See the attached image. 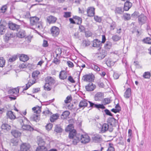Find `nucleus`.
I'll return each mask as SVG.
<instances>
[{
	"label": "nucleus",
	"instance_id": "f257e3e1",
	"mask_svg": "<svg viewBox=\"0 0 151 151\" xmlns=\"http://www.w3.org/2000/svg\"><path fill=\"white\" fill-rule=\"evenodd\" d=\"M30 23L32 25H35L36 28L41 29H42V26L40 22H39V19L36 17H33L30 18Z\"/></svg>",
	"mask_w": 151,
	"mask_h": 151
},
{
	"label": "nucleus",
	"instance_id": "f03ea898",
	"mask_svg": "<svg viewBox=\"0 0 151 151\" xmlns=\"http://www.w3.org/2000/svg\"><path fill=\"white\" fill-rule=\"evenodd\" d=\"M99 129V132L101 133H104L106 131L109 129V125L108 123H104L101 124V123H99V125H97Z\"/></svg>",
	"mask_w": 151,
	"mask_h": 151
},
{
	"label": "nucleus",
	"instance_id": "7ed1b4c3",
	"mask_svg": "<svg viewBox=\"0 0 151 151\" xmlns=\"http://www.w3.org/2000/svg\"><path fill=\"white\" fill-rule=\"evenodd\" d=\"M80 141L82 143L86 144L89 142L90 140V137L88 134H84L80 135Z\"/></svg>",
	"mask_w": 151,
	"mask_h": 151
},
{
	"label": "nucleus",
	"instance_id": "20e7f679",
	"mask_svg": "<svg viewBox=\"0 0 151 151\" xmlns=\"http://www.w3.org/2000/svg\"><path fill=\"white\" fill-rule=\"evenodd\" d=\"M83 79L85 81L91 82L94 81V76L93 74L85 75L83 76Z\"/></svg>",
	"mask_w": 151,
	"mask_h": 151
},
{
	"label": "nucleus",
	"instance_id": "39448f33",
	"mask_svg": "<svg viewBox=\"0 0 151 151\" xmlns=\"http://www.w3.org/2000/svg\"><path fill=\"white\" fill-rule=\"evenodd\" d=\"M50 31L52 35L54 37H56L59 34L60 29L58 27L56 26H53L50 29Z\"/></svg>",
	"mask_w": 151,
	"mask_h": 151
},
{
	"label": "nucleus",
	"instance_id": "423d86ee",
	"mask_svg": "<svg viewBox=\"0 0 151 151\" xmlns=\"http://www.w3.org/2000/svg\"><path fill=\"white\" fill-rule=\"evenodd\" d=\"M147 20V17L144 14H142L138 17V22L139 23L142 25L146 23Z\"/></svg>",
	"mask_w": 151,
	"mask_h": 151
},
{
	"label": "nucleus",
	"instance_id": "0eeeda50",
	"mask_svg": "<svg viewBox=\"0 0 151 151\" xmlns=\"http://www.w3.org/2000/svg\"><path fill=\"white\" fill-rule=\"evenodd\" d=\"M9 28L11 30L18 31L20 28V26L14 23L11 22H9L8 24Z\"/></svg>",
	"mask_w": 151,
	"mask_h": 151
},
{
	"label": "nucleus",
	"instance_id": "6e6552de",
	"mask_svg": "<svg viewBox=\"0 0 151 151\" xmlns=\"http://www.w3.org/2000/svg\"><path fill=\"white\" fill-rule=\"evenodd\" d=\"M96 88V86L92 83H90L85 86L86 90L88 92L93 91Z\"/></svg>",
	"mask_w": 151,
	"mask_h": 151
},
{
	"label": "nucleus",
	"instance_id": "1a4fd4ad",
	"mask_svg": "<svg viewBox=\"0 0 151 151\" xmlns=\"http://www.w3.org/2000/svg\"><path fill=\"white\" fill-rule=\"evenodd\" d=\"M87 13V15L89 17H93L95 14V8L92 7H90L88 8Z\"/></svg>",
	"mask_w": 151,
	"mask_h": 151
},
{
	"label": "nucleus",
	"instance_id": "9d476101",
	"mask_svg": "<svg viewBox=\"0 0 151 151\" xmlns=\"http://www.w3.org/2000/svg\"><path fill=\"white\" fill-rule=\"evenodd\" d=\"M36 80L34 78L30 79L29 80L27 83L26 84V86L23 89V90H26L30 86L35 83Z\"/></svg>",
	"mask_w": 151,
	"mask_h": 151
},
{
	"label": "nucleus",
	"instance_id": "9b49d317",
	"mask_svg": "<svg viewBox=\"0 0 151 151\" xmlns=\"http://www.w3.org/2000/svg\"><path fill=\"white\" fill-rule=\"evenodd\" d=\"M47 20L49 24H54L56 22L57 18L53 16L50 15L47 17Z\"/></svg>",
	"mask_w": 151,
	"mask_h": 151
},
{
	"label": "nucleus",
	"instance_id": "f8f14e48",
	"mask_svg": "<svg viewBox=\"0 0 151 151\" xmlns=\"http://www.w3.org/2000/svg\"><path fill=\"white\" fill-rule=\"evenodd\" d=\"M101 43L100 41L98 39H96L93 40V47L98 48V49H100L101 48Z\"/></svg>",
	"mask_w": 151,
	"mask_h": 151
},
{
	"label": "nucleus",
	"instance_id": "ddd939ff",
	"mask_svg": "<svg viewBox=\"0 0 151 151\" xmlns=\"http://www.w3.org/2000/svg\"><path fill=\"white\" fill-rule=\"evenodd\" d=\"M30 146L29 144L27 143L22 144L21 146L20 150L21 151H27L30 148Z\"/></svg>",
	"mask_w": 151,
	"mask_h": 151
},
{
	"label": "nucleus",
	"instance_id": "4468645a",
	"mask_svg": "<svg viewBox=\"0 0 151 151\" xmlns=\"http://www.w3.org/2000/svg\"><path fill=\"white\" fill-rule=\"evenodd\" d=\"M88 103V101L85 100L83 99L80 102L79 106V108L84 109L87 106Z\"/></svg>",
	"mask_w": 151,
	"mask_h": 151
},
{
	"label": "nucleus",
	"instance_id": "2eb2a0df",
	"mask_svg": "<svg viewBox=\"0 0 151 151\" xmlns=\"http://www.w3.org/2000/svg\"><path fill=\"white\" fill-rule=\"evenodd\" d=\"M19 87H17V88L9 90L8 91V93L11 95L17 94L19 93Z\"/></svg>",
	"mask_w": 151,
	"mask_h": 151
},
{
	"label": "nucleus",
	"instance_id": "dca6fc26",
	"mask_svg": "<svg viewBox=\"0 0 151 151\" xmlns=\"http://www.w3.org/2000/svg\"><path fill=\"white\" fill-rule=\"evenodd\" d=\"M45 81L47 83L50 85L54 84L55 83V80L51 76H47L45 78Z\"/></svg>",
	"mask_w": 151,
	"mask_h": 151
},
{
	"label": "nucleus",
	"instance_id": "f3484780",
	"mask_svg": "<svg viewBox=\"0 0 151 151\" xmlns=\"http://www.w3.org/2000/svg\"><path fill=\"white\" fill-rule=\"evenodd\" d=\"M13 37L14 35L12 33H7L5 35V36L4 37V41L7 43L9 40Z\"/></svg>",
	"mask_w": 151,
	"mask_h": 151
},
{
	"label": "nucleus",
	"instance_id": "a211bd4d",
	"mask_svg": "<svg viewBox=\"0 0 151 151\" xmlns=\"http://www.w3.org/2000/svg\"><path fill=\"white\" fill-rule=\"evenodd\" d=\"M132 4L129 1H127L124 4V10L125 11H128L132 7Z\"/></svg>",
	"mask_w": 151,
	"mask_h": 151
},
{
	"label": "nucleus",
	"instance_id": "6ab92c4d",
	"mask_svg": "<svg viewBox=\"0 0 151 151\" xmlns=\"http://www.w3.org/2000/svg\"><path fill=\"white\" fill-rule=\"evenodd\" d=\"M30 120L32 122H37L40 120V116L38 115L34 114L30 117Z\"/></svg>",
	"mask_w": 151,
	"mask_h": 151
},
{
	"label": "nucleus",
	"instance_id": "aec40b11",
	"mask_svg": "<svg viewBox=\"0 0 151 151\" xmlns=\"http://www.w3.org/2000/svg\"><path fill=\"white\" fill-rule=\"evenodd\" d=\"M67 73L66 71L62 70L59 74V78L61 80H64L67 77Z\"/></svg>",
	"mask_w": 151,
	"mask_h": 151
},
{
	"label": "nucleus",
	"instance_id": "412c9836",
	"mask_svg": "<svg viewBox=\"0 0 151 151\" xmlns=\"http://www.w3.org/2000/svg\"><path fill=\"white\" fill-rule=\"evenodd\" d=\"M93 141L95 142H100L102 140L101 135L97 134L93 138Z\"/></svg>",
	"mask_w": 151,
	"mask_h": 151
},
{
	"label": "nucleus",
	"instance_id": "4be33fe9",
	"mask_svg": "<svg viewBox=\"0 0 151 151\" xmlns=\"http://www.w3.org/2000/svg\"><path fill=\"white\" fill-rule=\"evenodd\" d=\"M60 116V115L58 113L52 114L50 118V120L51 122H54L57 120Z\"/></svg>",
	"mask_w": 151,
	"mask_h": 151
},
{
	"label": "nucleus",
	"instance_id": "5701e85b",
	"mask_svg": "<svg viewBox=\"0 0 151 151\" xmlns=\"http://www.w3.org/2000/svg\"><path fill=\"white\" fill-rule=\"evenodd\" d=\"M103 98V93L101 92H98L95 95L94 99L96 101H99L101 100Z\"/></svg>",
	"mask_w": 151,
	"mask_h": 151
},
{
	"label": "nucleus",
	"instance_id": "b1692460",
	"mask_svg": "<svg viewBox=\"0 0 151 151\" xmlns=\"http://www.w3.org/2000/svg\"><path fill=\"white\" fill-rule=\"evenodd\" d=\"M11 133L12 135L15 138H17L19 137L21 133L19 132L18 130H13Z\"/></svg>",
	"mask_w": 151,
	"mask_h": 151
},
{
	"label": "nucleus",
	"instance_id": "393cba45",
	"mask_svg": "<svg viewBox=\"0 0 151 151\" xmlns=\"http://www.w3.org/2000/svg\"><path fill=\"white\" fill-rule=\"evenodd\" d=\"M1 128L2 129L7 131L10 129L11 126L7 123H3L1 126Z\"/></svg>",
	"mask_w": 151,
	"mask_h": 151
},
{
	"label": "nucleus",
	"instance_id": "a878e982",
	"mask_svg": "<svg viewBox=\"0 0 151 151\" xmlns=\"http://www.w3.org/2000/svg\"><path fill=\"white\" fill-rule=\"evenodd\" d=\"M131 90L130 88H128L124 93V96L126 98H129L131 95Z\"/></svg>",
	"mask_w": 151,
	"mask_h": 151
},
{
	"label": "nucleus",
	"instance_id": "bb28decb",
	"mask_svg": "<svg viewBox=\"0 0 151 151\" xmlns=\"http://www.w3.org/2000/svg\"><path fill=\"white\" fill-rule=\"evenodd\" d=\"M7 117L12 120H14L16 118L13 112L12 111H8L6 114Z\"/></svg>",
	"mask_w": 151,
	"mask_h": 151
},
{
	"label": "nucleus",
	"instance_id": "cd10ccee",
	"mask_svg": "<svg viewBox=\"0 0 151 151\" xmlns=\"http://www.w3.org/2000/svg\"><path fill=\"white\" fill-rule=\"evenodd\" d=\"M76 131L75 129L72 130L69 132V137L70 139H73L75 137H76L78 135H76Z\"/></svg>",
	"mask_w": 151,
	"mask_h": 151
},
{
	"label": "nucleus",
	"instance_id": "c85d7f7f",
	"mask_svg": "<svg viewBox=\"0 0 151 151\" xmlns=\"http://www.w3.org/2000/svg\"><path fill=\"white\" fill-rule=\"evenodd\" d=\"M19 59L21 61L24 62L29 59V57L27 55L22 54L19 57Z\"/></svg>",
	"mask_w": 151,
	"mask_h": 151
},
{
	"label": "nucleus",
	"instance_id": "c756f323",
	"mask_svg": "<svg viewBox=\"0 0 151 151\" xmlns=\"http://www.w3.org/2000/svg\"><path fill=\"white\" fill-rule=\"evenodd\" d=\"M17 36L20 38L24 37L25 36V31L23 30H20L17 34Z\"/></svg>",
	"mask_w": 151,
	"mask_h": 151
},
{
	"label": "nucleus",
	"instance_id": "7c9ffc66",
	"mask_svg": "<svg viewBox=\"0 0 151 151\" xmlns=\"http://www.w3.org/2000/svg\"><path fill=\"white\" fill-rule=\"evenodd\" d=\"M124 11L121 7H117L116 8L115 12L116 14H122Z\"/></svg>",
	"mask_w": 151,
	"mask_h": 151
},
{
	"label": "nucleus",
	"instance_id": "2f4dec72",
	"mask_svg": "<svg viewBox=\"0 0 151 151\" xmlns=\"http://www.w3.org/2000/svg\"><path fill=\"white\" fill-rule=\"evenodd\" d=\"M115 62L112 61L111 58H108L106 60V63L108 67H111L114 65Z\"/></svg>",
	"mask_w": 151,
	"mask_h": 151
},
{
	"label": "nucleus",
	"instance_id": "473e14b6",
	"mask_svg": "<svg viewBox=\"0 0 151 151\" xmlns=\"http://www.w3.org/2000/svg\"><path fill=\"white\" fill-rule=\"evenodd\" d=\"M22 128L24 130L31 131L33 129V128L30 125L27 124H24L22 126Z\"/></svg>",
	"mask_w": 151,
	"mask_h": 151
},
{
	"label": "nucleus",
	"instance_id": "72a5a7b5",
	"mask_svg": "<svg viewBox=\"0 0 151 151\" xmlns=\"http://www.w3.org/2000/svg\"><path fill=\"white\" fill-rule=\"evenodd\" d=\"M40 74V72L39 71L35 70L32 73V77L33 78H34L36 80L37 79L38 76Z\"/></svg>",
	"mask_w": 151,
	"mask_h": 151
},
{
	"label": "nucleus",
	"instance_id": "f704fd0d",
	"mask_svg": "<svg viewBox=\"0 0 151 151\" xmlns=\"http://www.w3.org/2000/svg\"><path fill=\"white\" fill-rule=\"evenodd\" d=\"M91 68L96 71H99L100 70V68L96 63H93L91 65Z\"/></svg>",
	"mask_w": 151,
	"mask_h": 151
},
{
	"label": "nucleus",
	"instance_id": "c9c22d12",
	"mask_svg": "<svg viewBox=\"0 0 151 151\" xmlns=\"http://www.w3.org/2000/svg\"><path fill=\"white\" fill-rule=\"evenodd\" d=\"M47 148L45 146H39L36 149V151H47Z\"/></svg>",
	"mask_w": 151,
	"mask_h": 151
},
{
	"label": "nucleus",
	"instance_id": "e433bc0d",
	"mask_svg": "<svg viewBox=\"0 0 151 151\" xmlns=\"http://www.w3.org/2000/svg\"><path fill=\"white\" fill-rule=\"evenodd\" d=\"M73 139V144L74 145H76L78 142L80 141V135H78L76 137H75Z\"/></svg>",
	"mask_w": 151,
	"mask_h": 151
},
{
	"label": "nucleus",
	"instance_id": "4c0bfd02",
	"mask_svg": "<svg viewBox=\"0 0 151 151\" xmlns=\"http://www.w3.org/2000/svg\"><path fill=\"white\" fill-rule=\"evenodd\" d=\"M37 143L39 146H45V144L44 140L40 137L38 139Z\"/></svg>",
	"mask_w": 151,
	"mask_h": 151
},
{
	"label": "nucleus",
	"instance_id": "58836bf2",
	"mask_svg": "<svg viewBox=\"0 0 151 151\" xmlns=\"http://www.w3.org/2000/svg\"><path fill=\"white\" fill-rule=\"evenodd\" d=\"M70 114V112L69 111H66L63 112L61 115V118L62 119H65Z\"/></svg>",
	"mask_w": 151,
	"mask_h": 151
},
{
	"label": "nucleus",
	"instance_id": "ea45409f",
	"mask_svg": "<svg viewBox=\"0 0 151 151\" xmlns=\"http://www.w3.org/2000/svg\"><path fill=\"white\" fill-rule=\"evenodd\" d=\"M112 44L110 42H107L104 45V48L107 50L110 49L112 47Z\"/></svg>",
	"mask_w": 151,
	"mask_h": 151
},
{
	"label": "nucleus",
	"instance_id": "a19ab883",
	"mask_svg": "<svg viewBox=\"0 0 151 151\" xmlns=\"http://www.w3.org/2000/svg\"><path fill=\"white\" fill-rule=\"evenodd\" d=\"M73 125L72 124H70L68 125V126L65 128V131L66 132L71 131L72 130H74Z\"/></svg>",
	"mask_w": 151,
	"mask_h": 151
},
{
	"label": "nucleus",
	"instance_id": "79ce46f5",
	"mask_svg": "<svg viewBox=\"0 0 151 151\" xmlns=\"http://www.w3.org/2000/svg\"><path fill=\"white\" fill-rule=\"evenodd\" d=\"M121 37L117 35H114L112 37V40L115 42L117 41L120 40Z\"/></svg>",
	"mask_w": 151,
	"mask_h": 151
},
{
	"label": "nucleus",
	"instance_id": "37998d69",
	"mask_svg": "<svg viewBox=\"0 0 151 151\" xmlns=\"http://www.w3.org/2000/svg\"><path fill=\"white\" fill-rule=\"evenodd\" d=\"M18 119L20 123L29 122L27 118L24 116L19 117L18 118Z\"/></svg>",
	"mask_w": 151,
	"mask_h": 151
},
{
	"label": "nucleus",
	"instance_id": "c03bdc74",
	"mask_svg": "<svg viewBox=\"0 0 151 151\" xmlns=\"http://www.w3.org/2000/svg\"><path fill=\"white\" fill-rule=\"evenodd\" d=\"M143 42L145 43L151 45V39L149 37H147L143 40Z\"/></svg>",
	"mask_w": 151,
	"mask_h": 151
},
{
	"label": "nucleus",
	"instance_id": "a18cd8bd",
	"mask_svg": "<svg viewBox=\"0 0 151 151\" xmlns=\"http://www.w3.org/2000/svg\"><path fill=\"white\" fill-rule=\"evenodd\" d=\"M62 53V50L61 48H58L56 50L55 53L56 56L55 57H59L60 56Z\"/></svg>",
	"mask_w": 151,
	"mask_h": 151
},
{
	"label": "nucleus",
	"instance_id": "49530a36",
	"mask_svg": "<svg viewBox=\"0 0 151 151\" xmlns=\"http://www.w3.org/2000/svg\"><path fill=\"white\" fill-rule=\"evenodd\" d=\"M123 17L125 20H128L131 19L130 14L127 13L123 14Z\"/></svg>",
	"mask_w": 151,
	"mask_h": 151
},
{
	"label": "nucleus",
	"instance_id": "de8ad7c7",
	"mask_svg": "<svg viewBox=\"0 0 151 151\" xmlns=\"http://www.w3.org/2000/svg\"><path fill=\"white\" fill-rule=\"evenodd\" d=\"M55 131L57 133H60L62 132L63 129L57 125L55 127Z\"/></svg>",
	"mask_w": 151,
	"mask_h": 151
},
{
	"label": "nucleus",
	"instance_id": "09e8293b",
	"mask_svg": "<svg viewBox=\"0 0 151 151\" xmlns=\"http://www.w3.org/2000/svg\"><path fill=\"white\" fill-rule=\"evenodd\" d=\"M5 27L4 25L1 24L0 22V33L1 34H3L5 32Z\"/></svg>",
	"mask_w": 151,
	"mask_h": 151
},
{
	"label": "nucleus",
	"instance_id": "8fccbe9b",
	"mask_svg": "<svg viewBox=\"0 0 151 151\" xmlns=\"http://www.w3.org/2000/svg\"><path fill=\"white\" fill-rule=\"evenodd\" d=\"M51 85L46 83L44 86V89L47 91H50L51 89Z\"/></svg>",
	"mask_w": 151,
	"mask_h": 151
},
{
	"label": "nucleus",
	"instance_id": "3c124183",
	"mask_svg": "<svg viewBox=\"0 0 151 151\" xmlns=\"http://www.w3.org/2000/svg\"><path fill=\"white\" fill-rule=\"evenodd\" d=\"M5 60L3 57H0V67H3L5 65Z\"/></svg>",
	"mask_w": 151,
	"mask_h": 151
},
{
	"label": "nucleus",
	"instance_id": "603ef678",
	"mask_svg": "<svg viewBox=\"0 0 151 151\" xmlns=\"http://www.w3.org/2000/svg\"><path fill=\"white\" fill-rule=\"evenodd\" d=\"M150 76V73L149 72H145L143 75V77L145 78H149Z\"/></svg>",
	"mask_w": 151,
	"mask_h": 151
},
{
	"label": "nucleus",
	"instance_id": "864d4df0",
	"mask_svg": "<svg viewBox=\"0 0 151 151\" xmlns=\"http://www.w3.org/2000/svg\"><path fill=\"white\" fill-rule=\"evenodd\" d=\"M113 144L109 143V147L107 151H115V149L113 146Z\"/></svg>",
	"mask_w": 151,
	"mask_h": 151
},
{
	"label": "nucleus",
	"instance_id": "5fc2aeb1",
	"mask_svg": "<svg viewBox=\"0 0 151 151\" xmlns=\"http://www.w3.org/2000/svg\"><path fill=\"white\" fill-rule=\"evenodd\" d=\"M73 18L76 19V20L78 21L77 24H80L82 22V19L81 18L78 16H75L73 17Z\"/></svg>",
	"mask_w": 151,
	"mask_h": 151
},
{
	"label": "nucleus",
	"instance_id": "6e6d98bb",
	"mask_svg": "<svg viewBox=\"0 0 151 151\" xmlns=\"http://www.w3.org/2000/svg\"><path fill=\"white\" fill-rule=\"evenodd\" d=\"M111 101L109 98H106L104 99L103 101V103L104 104H107L110 103Z\"/></svg>",
	"mask_w": 151,
	"mask_h": 151
},
{
	"label": "nucleus",
	"instance_id": "4d7b16f0",
	"mask_svg": "<svg viewBox=\"0 0 151 151\" xmlns=\"http://www.w3.org/2000/svg\"><path fill=\"white\" fill-rule=\"evenodd\" d=\"M72 100V97L71 96H68L64 100V102L66 104H68Z\"/></svg>",
	"mask_w": 151,
	"mask_h": 151
},
{
	"label": "nucleus",
	"instance_id": "13d9d810",
	"mask_svg": "<svg viewBox=\"0 0 151 151\" xmlns=\"http://www.w3.org/2000/svg\"><path fill=\"white\" fill-rule=\"evenodd\" d=\"M100 57L101 58L103 59L106 56L107 53L105 50H102L101 52H100Z\"/></svg>",
	"mask_w": 151,
	"mask_h": 151
},
{
	"label": "nucleus",
	"instance_id": "bf43d9fd",
	"mask_svg": "<svg viewBox=\"0 0 151 151\" xmlns=\"http://www.w3.org/2000/svg\"><path fill=\"white\" fill-rule=\"evenodd\" d=\"M53 125L52 123H47L46 126V129L48 131H49L51 129Z\"/></svg>",
	"mask_w": 151,
	"mask_h": 151
},
{
	"label": "nucleus",
	"instance_id": "052dcab7",
	"mask_svg": "<svg viewBox=\"0 0 151 151\" xmlns=\"http://www.w3.org/2000/svg\"><path fill=\"white\" fill-rule=\"evenodd\" d=\"M95 107L102 109H104L105 108V107L103 104H95Z\"/></svg>",
	"mask_w": 151,
	"mask_h": 151
},
{
	"label": "nucleus",
	"instance_id": "680f3d73",
	"mask_svg": "<svg viewBox=\"0 0 151 151\" xmlns=\"http://www.w3.org/2000/svg\"><path fill=\"white\" fill-rule=\"evenodd\" d=\"M17 58V55H14L12 57L10 58L9 59V61L10 62H13L15 61Z\"/></svg>",
	"mask_w": 151,
	"mask_h": 151
},
{
	"label": "nucleus",
	"instance_id": "e2e57ef3",
	"mask_svg": "<svg viewBox=\"0 0 151 151\" xmlns=\"http://www.w3.org/2000/svg\"><path fill=\"white\" fill-rule=\"evenodd\" d=\"M7 9V6L6 5L2 6L0 9V12L4 13L5 12Z\"/></svg>",
	"mask_w": 151,
	"mask_h": 151
},
{
	"label": "nucleus",
	"instance_id": "0e129e2a",
	"mask_svg": "<svg viewBox=\"0 0 151 151\" xmlns=\"http://www.w3.org/2000/svg\"><path fill=\"white\" fill-rule=\"evenodd\" d=\"M71 16V13L70 12H65L63 17L65 18H68L70 17Z\"/></svg>",
	"mask_w": 151,
	"mask_h": 151
},
{
	"label": "nucleus",
	"instance_id": "69168bd1",
	"mask_svg": "<svg viewBox=\"0 0 151 151\" xmlns=\"http://www.w3.org/2000/svg\"><path fill=\"white\" fill-rule=\"evenodd\" d=\"M94 19L98 22H100L101 21V17H99L98 16H94Z\"/></svg>",
	"mask_w": 151,
	"mask_h": 151
},
{
	"label": "nucleus",
	"instance_id": "338daca9",
	"mask_svg": "<svg viewBox=\"0 0 151 151\" xmlns=\"http://www.w3.org/2000/svg\"><path fill=\"white\" fill-rule=\"evenodd\" d=\"M23 17L24 18L28 19L29 18H31L30 17V14L29 12H27L25 14L24 16Z\"/></svg>",
	"mask_w": 151,
	"mask_h": 151
},
{
	"label": "nucleus",
	"instance_id": "774afa93",
	"mask_svg": "<svg viewBox=\"0 0 151 151\" xmlns=\"http://www.w3.org/2000/svg\"><path fill=\"white\" fill-rule=\"evenodd\" d=\"M79 29L80 32H85V28L84 26L80 25L79 26Z\"/></svg>",
	"mask_w": 151,
	"mask_h": 151
}]
</instances>
